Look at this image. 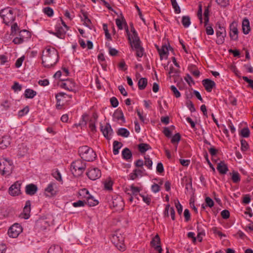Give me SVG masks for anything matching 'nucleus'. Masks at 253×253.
I'll use <instances>...</instances> for the list:
<instances>
[{"instance_id":"f257e3e1","label":"nucleus","mask_w":253,"mask_h":253,"mask_svg":"<svg viewBox=\"0 0 253 253\" xmlns=\"http://www.w3.org/2000/svg\"><path fill=\"white\" fill-rule=\"evenodd\" d=\"M42 59L43 66L49 68L54 66L58 61V51L53 47L47 46L42 51Z\"/></svg>"},{"instance_id":"f03ea898","label":"nucleus","mask_w":253,"mask_h":253,"mask_svg":"<svg viewBox=\"0 0 253 253\" xmlns=\"http://www.w3.org/2000/svg\"><path fill=\"white\" fill-rule=\"evenodd\" d=\"M78 153L81 158L85 161L92 162L96 158L95 152L86 145L79 147Z\"/></svg>"},{"instance_id":"7ed1b4c3","label":"nucleus","mask_w":253,"mask_h":253,"mask_svg":"<svg viewBox=\"0 0 253 253\" xmlns=\"http://www.w3.org/2000/svg\"><path fill=\"white\" fill-rule=\"evenodd\" d=\"M55 32L49 31V33L56 36L58 38L63 39L68 31L69 27L66 24L65 21L60 17L59 21L55 26Z\"/></svg>"},{"instance_id":"20e7f679","label":"nucleus","mask_w":253,"mask_h":253,"mask_svg":"<svg viewBox=\"0 0 253 253\" xmlns=\"http://www.w3.org/2000/svg\"><path fill=\"white\" fill-rule=\"evenodd\" d=\"M86 163L79 159L73 162L71 165V171L75 176H80L86 169Z\"/></svg>"},{"instance_id":"39448f33","label":"nucleus","mask_w":253,"mask_h":253,"mask_svg":"<svg viewBox=\"0 0 253 253\" xmlns=\"http://www.w3.org/2000/svg\"><path fill=\"white\" fill-rule=\"evenodd\" d=\"M13 169V164L12 161L6 158L0 160V173L5 177L11 174Z\"/></svg>"},{"instance_id":"423d86ee","label":"nucleus","mask_w":253,"mask_h":253,"mask_svg":"<svg viewBox=\"0 0 253 253\" xmlns=\"http://www.w3.org/2000/svg\"><path fill=\"white\" fill-rule=\"evenodd\" d=\"M31 37V33L26 30H22L19 32L17 37L14 38L12 42L14 44H19L26 42Z\"/></svg>"},{"instance_id":"0eeeda50","label":"nucleus","mask_w":253,"mask_h":253,"mask_svg":"<svg viewBox=\"0 0 253 253\" xmlns=\"http://www.w3.org/2000/svg\"><path fill=\"white\" fill-rule=\"evenodd\" d=\"M217 29L216 30V36L217 40L216 42L218 44H221L224 43L225 38L226 36V32L224 27L219 23L216 24Z\"/></svg>"},{"instance_id":"6e6552de","label":"nucleus","mask_w":253,"mask_h":253,"mask_svg":"<svg viewBox=\"0 0 253 253\" xmlns=\"http://www.w3.org/2000/svg\"><path fill=\"white\" fill-rule=\"evenodd\" d=\"M58 193V188L55 182H51L44 190V194L46 197H52L55 196Z\"/></svg>"},{"instance_id":"1a4fd4ad","label":"nucleus","mask_w":253,"mask_h":253,"mask_svg":"<svg viewBox=\"0 0 253 253\" xmlns=\"http://www.w3.org/2000/svg\"><path fill=\"white\" fill-rule=\"evenodd\" d=\"M130 31L132 33L131 34L129 33V32L128 31V34L126 33L127 36H128V39L130 42V44L132 47H133V46L136 45L137 46L138 44L140 43L141 42L140 41V39L137 35V34L135 30L134 27L132 26L131 27Z\"/></svg>"},{"instance_id":"9d476101","label":"nucleus","mask_w":253,"mask_h":253,"mask_svg":"<svg viewBox=\"0 0 253 253\" xmlns=\"http://www.w3.org/2000/svg\"><path fill=\"white\" fill-rule=\"evenodd\" d=\"M22 228L20 224L14 223L8 229L7 234L10 237L17 238L22 232Z\"/></svg>"},{"instance_id":"9b49d317","label":"nucleus","mask_w":253,"mask_h":253,"mask_svg":"<svg viewBox=\"0 0 253 253\" xmlns=\"http://www.w3.org/2000/svg\"><path fill=\"white\" fill-rule=\"evenodd\" d=\"M86 175L90 180H95L101 177V173L98 168L91 167L86 172Z\"/></svg>"},{"instance_id":"f8f14e48","label":"nucleus","mask_w":253,"mask_h":253,"mask_svg":"<svg viewBox=\"0 0 253 253\" xmlns=\"http://www.w3.org/2000/svg\"><path fill=\"white\" fill-rule=\"evenodd\" d=\"M84 194H86V195L84 196V198H85L86 200L85 203H87L89 206L93 207L98 204V201L94 199V197L89 193V191L86 189L82 190V194L84 195Z\"/></svg>"},{"instance_id":"ddd939ff","label":"nucleus","mask_w":253,"mask_h":253,"mask_svg":"<svg viewBox=\"0 0 253 253\" xmlns=\"http://www.w3.org/2000/svg\"><path fill=\"white\" fill-rule=\"evenodd\" d=\"M141 190V189L140 187L135 186L134 184H132L128 187L126 188L125 191L127 195L133 196L138 200L137 196L140 194L139 192Z\"/></svg>"},{"instance_id":"4468645a","label":"nucleus","mask_w":253,"mask_h":253,"mask_svg":"<svg viewBox=\"0 0 253 253\" xmlns=\"http://www.w3.org/2000/svg\"><path fill=\"white\" fill-rule=\"evenodd\" d=\"M65 82L62 83L60 86L69 91L76 92V87L75 83L71 79L64 80Z\"/></svg>"},{"instance_id":"2eb2a0df","label":"nucleus","mask_w":253,"mask_h":253,"mask_svg":"<svg viewBox=\"0 0 253 253\" xmlns=\"http://www.w3.org/2000/svg\"><path fill=\"white\" fill-rule=\"evenodd\" d=\"M100 128L104 136L108 140L110 139L113 133V130L110 125L106 124L104 126H103L101 124Z\"/></svg>"},{"instance_id":"dca6fc26","label":"nucleus","mask_w":253,"mask_h":253,"mask_svg":"<svg viewBox=\"0 0 253 253\" xmlns=\"http://www.w3.org/2000/svg\"><path fill=\"white\" fill-rule=\"evenodd\" d=\"M21 183L20 181H16L12 184L9 188V193L12 196H16L20 194Z\"/></svg>"},{"instance_id":"f3484780","label":"nucleus","mask_w":253,"mask_h":253,"mask_svg":"<svg viewBox=\"0 0 253 253\" xmlns=\"http://www.w3.org/2000/svg\"><path fill=\"white\" fill-rule=\"evenodd\" d=\"M112 206L117 210H122L124 207V203L122 197L120 196L113 197L112 198Z\"/></svg>"},{"instance_id":"a211bd4d","label":"nucleus","mask_w":253,"mask_h":253,"mask_svg":"<svg viewBox=\"0 0 253 253\" xmlns=\"http://www.w3.org/2000/svg\"><path fill=\"white\" fill-rule=\"evenodd\" d=\"M230 37L231 40L236 41L238 38V31L237 28V23L236 22H232L230 25Z\"/></svg>"},{"instance_id":"6ab92c4d","label":"nucleus","mask_w":253,"mask_h":253,"mask_svg":"<svg viewBox=\"0 0 253 253\" xmlns=\"http://www.w3.org/2000/svg\"><path fill=\"white\" fill-rule=\"evenodd\" d=\"M116 24L119 30L125 29L126 33L128 34V28L124 17H121L116 19Z\"/></svg>"},{"instance_id":"aec40b11","label":"nucleus","mask_w":253,"mask_h":253,"mask_svg":"<svg viewBox=\"0 0 253 253\" xmlns=\"http://www.w3.org/2000/svg\"><path fill=\"white\" fill-rule=\"evenodd\" d=\"M160 238L158 235H156L151 241V245L152 247L154 248L155 249L159 252V253H162L163 251L161 246L160 245Z\"/></svg>"},{"instance_id":"412c9836","label":"nucleus","mask_w":253,"mask_h":253,"mask_svg":"<svg viewBox=\"0 0 253 253\" xmlns=\"http://www.w3.org/2000/svg\"><path fill=\"white\" fill-rule=\"evenodd\" d=\"M202 84L208 92H211L212 89L215 87L214 82L209 79L203 80Z\"/></svg>"},{"instance_id":"4be33fe9","label":"nucleus","mask_w":253,"mask_h":253,"mask_svg":"<svg viewBox=\"0 0 253 253\" xmlns=\"http://www.w3.org/2000/svg\"><path fill=\"white\" fill-rule=\"evenodd\" d=\"M156 47L159 52L160 60H162L169 53V50L167 45H163L161 47L156 45Z\"/></svg>"},{"instance_id":"5701e85b","label":"nucleus","mask_w":253,"mask_h":253,"mask_svg":"<svg viewBox=\"0 0 253 253\" xmlns=\"http://www.w3.org/2000/svg\"><path fill=\"white\" fill-rule=\"evenodd\" d=\"M204 24L206 28V34L208 35H212L214 34V30L211 25L209 24V17H204Z\"/></svg>"},{"instance_id":"b1692460","label":"nucleus","mask_w":253,"mask_h":253,"mask_svg":"<svg viewBox=\"0 0 253 253\" xmlns=\"http://www.w3.org/2000/svg\"><path fill=\"white\" fill-rule=\"evenodd\" d=\"M10 144V138L9 136H3L0 138V147L4 149L6 148Z\"/></svg>"},{"instance_id":"393cba45","label":"nucleus","mask_w":253,"mask_h":253,"mask_svg":"<svg viewBox=\"0 0 253 253\" xmlns=\"http://www.w3.org/2000/svg\"><path fill=\"white\" fill-rule=\"evenodd\" d=\"M38 191L37 186L34 184H30L26 186L25 191L27 194L34 195Z\"/></svg>"},{"instance_id":"a878e982","label":"nucleus","mask_w":253,"mask_h":253,"mask_svg":"<svg viewBox=\"0 0 253 253\" xmlns=\"http://www.w3.org/2000/svg\"><path fill=\"white\" fill-rule=\"evenodd\" d=\"M216 169L219 172L222 174H226L228 170L227 165L223 161H220L218 163Z\"/></svg>"},{"instance_id":"bb28decb","label":"nucleus","mask_w":253,"mask_h":253,"mask_svg":"<svg viewBox=\"0 0 253 253\" xmlns=\"http://www.w3.org/2000/svg\"><path fill=\"white\" fill-rule=\"evenodd\" d=\"M31 211V202L30 201H27L26 202L25 206L23 209V212H24V218L28 219L30 216V212Z\"/></svg>"},{"instance_id":"cd10ccee","label":"nucleus","mask_w":253,"mask_h":253,"mask_svg":"<svg viewBox=\"0 0 253 253\" xmlns=\"http://www.w3.org/2000/svg\"><path fill=\"white\" fill-rule=\"evenodd\" d=\"M242 29L243 32L245 34H248L251 29L250 26V22L248 19L245 18L242 22Z\"/></svg>"},{"instance_id":"c85d7f7f","label":"nucleus","mask_w":253,"mask_h":253,"mask_svg":"<svg viewBox=\"0 0 253 253\" xmlns=\"http://www.w3.org/2000/svg\"><path fill=\"white\" fill-rule=\"evenodd\" d=\"M13 14L16 15V10H13L10 7L4 8L0 12V16H7Z\"/></svg>"},{"instance_id":"c756f323","label":"nucleus","mask_w":253,"mask_h":253,"mask_svg":"<svg viewBox=\"0 0 253 253\" xmlns=\"http://www.w3.org/2000/svg\"><path fill=\"white\" fill-rule=\"evenodd\" d=\"M65 95V93L63 92H60L56 94L55 97L57 100L56 108L57 109H61L62 108L63 104L61 103V101Z\"/></svg>"},{"instance_id":"7c9ffc66","label":"nucleus","mask_w":253,"mask_h":253,"mask_svg":"<svg viewBox=\"0 0 253 253\" xmlns=\"http://www.w3.org/2000/svg\"><path fill=\"white\" fill-rule=\"evenodd\" d=\"M114 118L117 120H121L123 123L125 122V117L121 110L116 111L113 114Z\"/></svg>"},{"instance_id":"2f4dec72","label":"nucleus","mask_w":253,"mask_h":253,"mask_svg":"<svg viewBox=\"0 0 253 253\" xmlns=\"http://www.w3.org/2000/svg\"><path fill=\"white\" fill-rule=\"evenodd\" d=\"M123 158L126 160H128L132 158V153L130 150L127 148H125L122 152Z\"/></svg>"},{"instance_id":"473e14b6","label":"nucleus","mask_w":253,"mask_h":253,"mask_svg":"<svg viewBox=\"0 0 253 253\" xmlns=\"http://www.w3.org/2000/svg\"><path fill=\"white\" fill-rule=\"evenodd\" d=\"M62 249L60 246L58 245H52L51 246L48 251L47 253H62Z\"/></svg>"},{"instance_id":"72a5a7b5","label":"nucleus","mask_w":253,"mask_h":253,"mask_svg":"<svg viewBox=\"0 0 253 253\" xmlns=\"http://www.w3.org/2000/svg\"><path fill=\"white\" fill-rule=\"evenodd\" d=\"M138 149L141 153H144L148 150L151 149V147L147 143H140L138 145Z\"/></svg>"},{"instance_id":"f704fd0d","label":"nucleus","mask_w":253,"mask_h":253,"mask_svg":"<svg viewBox=\"0 0 253 253\" xmlns=\"http://www.w3.org/2000/svg\"><path fill=\"white\" fill-rule=\"evenodd\" d=\"M136 50V55L138 57H142L144 53V48L141 46L140 43L138 44L137 46L134 45L133 47Z\"/></svg>"},{"instance_id":"c9c22d12","label":"nucleus","mask_w":253,"mask_h":253,"mask_svg":"<svg viewBox=\"0 0 253 253\" xmlns=\"http://www.w3.org/2000/svg\"><path fill=\"white\" fill-rule=\"evenodd\" d=\"M36 94L37 92L36 91L30 88L26 89L24 93L25 98L31 99L33 98Z\"/></svg>"},{"instance_id":"e433bc0d","label":"nucleus","mask_w":253,"mask_h":253,"mask_svg":"<svg viewBox=\"0 0 253 253\" xmlns=\"http://www.w3.org/2000/svg\"><path fill=\"white\" fill-rule=\"evenodd\" d=\"M147 85V79L145 78H141L138 82V88L140 90H143Z\"/></svg>"},{"instance_id":"4c0bfd02","label":"nucleus","mask_w":253,"mask_h":253,"mask_svg":"<svg viewBox=\"0 0 253 253\" xmlns=\"http://www.w3.org/2000/svg\"><path fill=\"white\" fill-rule=\"evenodd\" d=\"M111 241L114 244L117 245L119 242H124V237L121 234H119V235L118 234H114L112 236Z\"/></svg>"},{"instance_id":"58836bf2","label":"nucleus","mask_w":253,"mask_h":253,"mask_svg":"<svg viewBox=\"0 0 253 253\" xmlns=\"http://www.w3.org/2000/svg\"><path fill=\"white\" fill-rule=\"evenodd\" d=\"M122 144L117 141L113 142V154L115 155L119 154V149L122 147Z\"/></svg>"},{"instance_id":"ea45409f","label":"nucleus","mask_w":253,"mask_h":253,"mask_svg":"<svg viewBox=\"0 0 253 253\" xmlns=\"http://www.w3.org/2000/svg\"><path fill=\"white\" fill-rule=\"evenodd\" d=\"M82 21L83 22V24L89 29H92L93 28V25L88 17H83Z\"/></svg>"},{"instance_id":"a19ab883","label":"nucleus","mask_w":253,"mask_h":253,"mask_svg":"<svg viewBox=\"0 0 253 253\" xmlns=\"http://www.w3.org/2000/svg\"><path fill=\"white\" fill-rule=\"evenodd\" d=\"M180 139L181 136L179 133H176L171 138V142L174 145H175V149H177V144L180 140Z\"/></svg>"},{"instance_id":"79ce46f5","label":"nucleus","mask_w":253,"mask_h":253,"mask_svg":"<svg viewBox=\"0 0 253 253\" xmlns=\"http://www.w3.org/2000/svg\"><path fill=\"white\" fill-rule=\"evenodd\" d=\"M118 135L124 137H127L129 135V131L125 128H120L118 129Z\"/></svg>"},{"instance_id":"37998d69","label":"nucleus","mask_w":253,"mask_h":253,"mask_svg":"<svg viewBox=\"0 0 253 253\" xmlns=\"http://www.w3.org/2000/svg\"><path fill=\"white\" fill-rule=\"evenodd\" d=\"M232 180L235 183H238L241 180V177L239 173L237 171H233L232 173Z\"/></svg>"},{"instance_id":"c03bdc74","label":"nucleus","mask_w":253,"mask_h":253,"mask_svg":"<svg viewBox=\"0 0 253 253\" xmlns=\"http://www.w3.org/2000/svg\"><path fill=\"white\" fill-rule=\"evenodd\" d=\"M181 23L184 28H188L191 24L189 17H182Z\"/></svg>"},{"instance_id":"a18cd8bd","label":"nucleus","mask_w":253,"mask_h":253,"mask_svg":"<svg viewBox=\"0 0 253 253\" xmlns=\"http://www.w3.org/2000/svg\"><path fill=\"white\" fill-rule=\"evenodd\" d=\"M145 162L144 163V165L147 167L148 169H152L153 162L150 159L149 156H146L144 157Z\"/></svg>"},{"instance_id":"49530a36","label":"nucleus","mask_w":253,"mask_h":253,"mask_svg":"<svg viewBox=\"0 0 253 253\" xmlns=\"http://www.w3.org/2000/svg\"><path fill=\"white\" fill-rule=\"evenodd\" d=\"M94 120H90L89 122V127L90 130L92 132L96 131L95 121L97 119V117L94 115Z\"/></svg>"},{"instance_id":"de8ad7c7","label":"nucleus","mask_w":253,"mask_h":253,"mask_svg":"<svg viewBox=\"0 0 253 253\" xmlns=\"http://www.w3.org/2000/svg\"><path fill=\"white\" fill-rule=\"evenodd\" d=\"M170 1L175 13L179 14L180 12V9L176 0H170Z\"/></svg>"},{"instance_id":"09e8293b","label":"nucleus","mask_w":253,"mask_h":253,"mask_svg":"<svg viewBox=\"0 0 253 253\" xmlns=\"http://www.w3.org/2000/svg\"><path fill=\"white\" fill-rule=\"evenodd\" d=\"M29 111V108L28 106L25 107L23 109L18 111V115L19 117H22L26 115Z\"/></svg>"},{"instance_id":"8fccbe9b","label":"nucleus","mask_w":253,"mask_h":253,"mask_svg":"<svg viewBox=\"0 0 253 253\" xmlns=\"http://www.w3.org/2000/svg\"><path fill=\"white\" fill-rule=\"evenodd\" d=\"M52 175L53 177L55 178L57 180L59 181H62L61 174L58 170L56 169L53 171L52 173Z\"/></svg>"},{"instance_id":"3c124183","label":"nucleus","mask_w":253,"mask_h":253,"mask_svg":"<svg viewBox=\"0 0 253 253\" xmlns=\"http://www.w3.org/2000/svg\"><path fill=\"white\" fill-rule=\"evenodd\" d=\"M113 182L111 179H107L104 182V188L108 190L112 189Z\"/></svg>"},{"instance_id":"603ef678","label":"nucleus","mask_w":253,"mask_h":253,"mask_svg":"<svg viewBox=\"0 0 253 253\" xmlns=\"http://www.w3.org/2000/svg\"><path fill=\"white\" fill-rule=\"evenodd\" d=\"M139 196L142 197L144 202L146 203L148 205H149L151 202V197L148 195H144L142 194H139Z\"/></svg>"},{"instance_id":"864d4df0","label":"nucleus","mask_w":253,"mask_h":253,"mask_svg":"<svg viewBox=\"0 0 253 253\" xmlns=\"http://www.w3.org/2000/svg\"><path fill=\"white\" fill-rule=\"evenodd\" d=\"M19 30V27L16 23H14L12 24L11 26V31L12 35H16V32Z\"/></svg>"},{"instance_id":"5fc2aeb1","label":"nucleus","mask_w":253,"mask_h":253,"mask_svg":"<svg viewBox=\"0 0 253 253\" xmlns=\"http://www.w3.org/2000/svg\"><path fill=\"white\" fill-rule=\"evenodd\" d=\"M186 105L191 112H194L196 111L194 105L191 100L187 101Z\"/></svg>"},{"instance_id":"6e6d98bb","label":"nucleus","mask_w":253,"mask_h":253,"mask_svg":"<svg viewBox=\"0 0 253 253\" xmlns=\"http://www.w3.org/2000/svg\"><path fill=\"white\" fill-rule=\"evenodd\" d=\"M212 231H213V233L217 235L220 238H222L223 237H225L226 235L224 234H223L220 231L218 230V229L216 227H213L212 228Z\"/></svg>"},{"instance_id":"4d7b16f0","label":"nucleus","mask_w":253,"mask_h":253,"mask_svg":"<svg viewBox=\"0 0 253 253\" xmlns=\"http://www.w3.org/2000/svg\"><path fill=\"white\" fill-rule=\"evenodd\" d=\"M170 89H171V90L172 91L174 95L176 98H179L180 97V96H181L180 93L179 92V91L178 90L177 88L174 85H171L170 86Z\"/></svg>"},{"instance_id":"13d9d810","label":"nucleus","mask_w":253,"mask_h":253,"mask_svg":"<svg viewBox=\"0 0 253 253\" xmlns=\"http://www.w3.org/2000/svg\"><path fill=\"white\" fill-rule=\"evenodd\" d=\"M241 134L243 137H248L250 135V130L248 127L243 128L241 131Z\"/></svg>"},{"instance_id":"bf43d9fd","label":"nucleus","mask_w":253,"mask_h":253,"mask_svg":"<svg viewBox=\"0 0 253 253\" xmlns=\"http://www.w3.org/2000/svg\"><path fill=\"white\" fill-rule=\"evenodd\" d=\"M241 149L243 151H247L249 148V145L247 141L244 140H242L241 141Z\"/></svg>"},{"instance_id":"052dcab7","label":"nucleus","mask_w":253,"mask_h":253,"mask_svg":"<svg viewBox=\"0 0 253 253\" xmlns=\"http://www.w3.org/2000/svg\"><path fill=\"white\" fill-rule=\"evenodd\" d=\"M63 74L61 71H58L56 72V73L54 75V78L56 79H58L60 81H64L65 80V79L63 78L62 77L63 76Z\"/></svg>"},{"instance_id":"680f3d73","label":"nucleus","mask_w":253,"mask_h":253,"mask_svg":"<svg viewBox=\"0 0 253 253\" xmlns=\"http://www.w3.org/2000/svg\"><path fill=\"white\" fill-rule=\"evenodd\" d=\"M43 12L47 16H52L53 14V9L49 7H45L43 9Z\"/></svg>"},{"instance_id":"e2e57ef3","label":"nucleus","mask_w":253,"mask_h":253,"mask_svg":"<svg viewBox=\"0 0 253 253\" xmlns=\"http://www.w3.org/2000/svg\"><path fill=\"white\" fill-rule=\"evenodd\" d=\"M205 230H202L201 231H199V232L198 233V235L196 238V240H198V241L200 242H201L203 240V237L205 236Z\"/></svg>"},{"instance_id":"0e129e2a","label":"nucleus","mask_w":253,"mask_h":253,"mask_svg":"<svg viewBox=\"0 0 253 253\" xmlns=\"http://www.w3.org/2000/svg\"><path fill=\"white\" fill-rule=\"evenodd\" d=\"M85 202L79 200L76 202H74L72 204V205L74 207L77 208V207H84V206Z\"/></svg>"},{"instance_id":"69168bd1","label":"nucleus","mask_w":253,"mask_h":253,"mask_svg":"<svg viewBox=\"0 0 253 253\" xmlns=\"http://www.w3.org/2000/svg\"><path fill=\"white\" fill-rule=\"evenodd\" d=\"M205 202L207 206L211 208L214 205V202L213 200L210 197H206L205 199Z\"/></svg>"},{"instance_id":"338daca9","label":"nucleus","mask_w":253,"mask_h":253,"mask_svg":"<svg viewBox=\"0 0 253 253\" xmlns=\"http://www.w3.org/2000/svg\"><path fill=\"white\" fill-rule=\"evenodd\" d=\"M10 105L11 103L8 100H5L1 103V106L5 110H8L10 108Z\"/></svg>"},{"instance_id":"774afa93","label":"nucleus","mask_w":253,"mask_h":253,"mask_svg":"<svg viewBox=\"0 0 253 253\" xmlns=\"http://www.w3.org/2000/svg\"><path fill=\"white\" fill-rule=\"evenodd\" d=\"M243 79L244 81L249 84V86L253 89V80L249 79L247 77H243Z\"/></svg>"}]
</instances>
